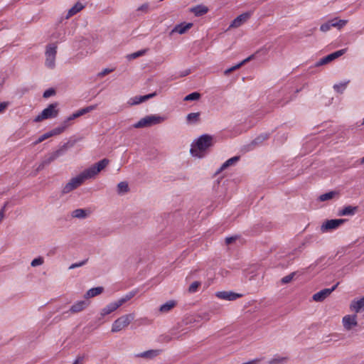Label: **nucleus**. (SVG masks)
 <instances>
[{
	"mask_svg": "<svg viewBox=\"0 0 364 364\" xmlns=\"http://www.w3.org/2000/svg\"><path fill=\"white\" fill-rule=\"evenodd\" d=\"M362 124H363V125H364V118H363V120Z\"/></svg>",
	"mask_w": 364,
	"mask_h": 364,
	"instance_id": "nucleus-60",
	"label": "nucleus"
},
{
	"mask_svg": "<svg viewBox=\"0 0 364 364\" xmlns=\"http://www.w3.org/2000/svg\"><path fill=\"white\" fill-rule=\"evenodd\" d=\"M349 83V80L340 82L333 85V89L336 92L343 93L346 90L347 85Z\"/></svg>",
	"mask_w": 364,
	"mask_h": 364,
	"instance_id": "nucleus-34",
	"label": "nucleus"
},
{
	"mask_svg": "<svg viewBox=\"0 0 364 364\" xmlns=\"http://www.w3.org/2000/svg\"><path fill=\"white\" fill-rule=\"evenodd\" d=\"M135 294V291H130L125 294L124 296H123L122 297H121L120 299H119L118 300H117L116 301L117 302L120 307L124 303H126L127 301H129L132 298H133Z\"/></svg>",
	"mask_w": 364,
	"mask_h": 364,
	"instance_id": "nucleus-31",
	"label": "nucleus"
},
{
	"mask_svg": "<svg viewBox=\"0 0 364 364\" xmlns=\"http://www.w3.org/2000/svg\"><path fill=\"white\" fill-rule=\"evenodd\" d=\"M51 137L50 132H48L38 137V139L34 142V144H38L44 140Z\"/></svg>",
	"mask_w": 364,
	"mask_h": 364,
	"instance_id": "nucleus-46",
	"label": "nucleus"
},
{
	"mask_svg": "<svg viewBox=\"0 0 364 364\" xmlns=\"http://www.w3.org/2000/svg\"><path fill=\"white\" fill-rule=\"evenodd\" d=\"M9 105L10 103L9 102H0V114L4 113Z\"/></svg>",
	"mask_w": 364,
	"mask_h": 364,
	"instance_id": "nucleus-53",
	"label": "nucleus"
},
{
	"mask_svg": "<svg viewBox=\"0 0 364 364\" xmlns=\"http://www.w3.org/2000/svg\"><path fill=\"white\" fill-rule=\"evenodd\" d=\"M57 53V46L50 44L46 47V65L53 67L55 65V55Z\"/></svg>",
	"mask_w": 364,
	"mask_h": 364,
	"instance_id": "nucleus-8",
	"label": "nucleus"
},
{
	"mask_svg": "<svg viewBox=\"0 0 364 364\" xmlns=\"http://www.w3.org/2000/svg\"><path fill=\"white\" fill-rule=\"evenodd\" d=\"M176 305V302L174 300H169L161 305L159 307V311L162 314L168 313L172 309H173Z\"/></svg>",
	"mask_w": 364,
	"mask_h": 364,
	"instance_id": "nucleus-21",
	"label": "nucleus"
},
{
	"mask_svg": "<svg viewBox=\"0 0 364 364\" xmlns=\"http://www.w3.org/2000/svg\"><path fill=\"white\" fill-rule=\"evenodd\" d=\"M156 95V93L153 92V93L143 95V96H141V95L134 96L129 100L128 104L130 105H139L141 102H144L155 97Z\"/></svg>",
	"mask_w": 364,
	"mask_h": 364,
	"instance_id": "nucleus-14",
	"label": "nucleus"
},
{
	"mask_svg": "<svg viewBox=\"0 0 364 364\" xmlns=\"http://www.w3.org/2000/svg\"><path fill=\"white\" fill-rule=\"evenodd\" d=\"M200 97V93L197 92H192L188 95H186L183 100L184 101H196L198 100H199Z\"/></svg>",
	"mask_w": 364,
	"mask_h": 364,
	"instance_id": "nucleus-40",
	"label": "nucleus"
},
{
	"mask_svg": "<svg viewBox=\"0 0 364 364\" xmlns=\"http://www.w3.org/2000/svg\"><path fill=\"white\" fill-rule=\"evenodd\" d=\"M296 275V272H291V274L284 277L282 279H281V282L282 284H288L290 282L292 281V279H294V276Z\"/></svg>",
	"mask_w": 364,
	"mask_h": 364,
	"instance_id": "nucleus-44",
	"label": "nucleus"
},
{
	"mask_svg": "<svg viewBox=\"0 0 364 364\" xmlns=\"http://www.w3.org/2000/svg\"><path fill=\"white\" fill-rule=\"evenodd\" d=\"M87 259H85L82 262H77V263H74V264H72L70 267H69V269H75V268H77V267H82L83 266L84 264H86Z\"/></svg>",
	"mask_w": 364,
	"mask_h": 364,
	"instance_id": "nucleus-51",
	"label": "nucleus"
},
{
	"mask_svg": "<svg viewBox=\"0 0 364 364\" xmlns=\"http://www.w3.org/2000/svg\"><path fill=\"white\" fill-rule=\"evenodd\" d=\"M56 159H57L52 152L48 154L43 157L41 162L38 164V167L36 168V171L43 170L46 166L49 165Z\"/></svg>",
	"mask_w": 364,
	"mask_h": 364,
	"instance_id": "nucleus-16",
	"label": "nucleus"
},
{
	"mask_svg": "<svg viewBox=\"0 0 364 364\" xmlns=\"http://www.w3.org/2000/svg\"><path fill=\"white\" fill-rule=\"evenodd\" d=\"M268 138H269L268 134H267V133L262 134L255 139V144L262 143V141L267 139Z\"/></svg>",
	"mask_w": 364,
	"mask_h": 364,
	"instance_id": "nucleus-48",
	"label": "nucleus"
},
{
	"mask_svg": "<svg viewBox=\"0 0 364 364\" xmlns=\"http://www.w3.org/2000/svg\"><path fill=\"white\" fill-rule=\"evenodd\" d=\"M103 290L104 288L102 287L92 288L86 292V294H85V298L89 299L100 295L103 292Z\"/></svg>",
	"mask_w": 364,
	"mask_h": 364,
	"instance_id": "nucleus-22",
	"label": "nucleus"
},
{
	"mask_svg": "<svg viewBox=\"0 0 364 364\" xmlns=\"http://www.w3.org/2000/svg\"><path fill=\"white\" fill-rule=\"evenodd\" d=\"M190 74V72L188 70H184L178 76H176L174 77V79L178 77H183L186 76Z\"/></svg>",
	"mask_w": 364,
	"mask_h": 364,
	"instance_id": "nucleus-56",
	"label": "nucleus"
},
{
	"mask_svg": "<svg viewBox=\"0 0 364 364\" xmlns=\"http://www.w3.org/2000/svg\"><path fill=\"white\" fill-rule=\"evenodd\" d=\"M360 163L364 164V156L360 159Z\"/></svg>",
	"mask_w": 364,
	"mask_h": 364,
	"instance_id": "nucleus-59",
	"label": "nucleus"
},
{
	"mask_svg": "<svg viewBox=\"0 0 364 364\" xmlns=\"http://www.w3.org/2000/svg\"><path fill=\"white\" fill-rule=\"evenodd\" d=\"M134 319V314H128L123 315L116 319L112 325L111 331L112 333H117L126 328Z\"/></svg>",
	"mask_w": 364,
	"mask_h": 364,
	"instance_id": "nucleus-4",
	"label": "nucleus"
},
{
	"mask_svg": "<svg viewBox=\"0 0 364 364\" xmlns=\"http://www.w3.org/2000/svg\"><path fill=\"white\" fill-rule=\"evenodd\" d=\"M237 239V237H228L225 238V242L227 245L232 243Z\"/></svg>",
	"mask_w": 364,
	"mask_h": 364,
	"instance_id": "nucleus-54",
	"label": "nucleus"
},
{
	"mask_svg": "<svg viewBox=\"0 0 364 364\" xmlns=\"http://www.w3.org/2000/svg\"><path fill=\"white\" fill-rule=\"evenodd\" d=\"M336 195V192L330 191L328 193H323L318 197L320 201H326L332 199Z\"/></svg>",
	"mask_w": 364,
	"mask_h": 364,
	"instance_id": "nucleus-38",
	"label": "nucleus"
},
{
	"mask_svg": "<svg viewBox=\"0 0 364 364\" xmlns=\"http://www.w3.org/2000/svg\"><path fill=\"white\" fill-rule=\"evenodd\" d=\"M135 294V291H130L125 294L124 296H123L122 297H121L120 299H119L118 300H117L116 301L117 302L120 307L124 303H126L127 301H129L132 298H133Z\"/></svg>",
	"mask_w": 364,
	"mask_h": 364,
	"instance_id": "nucleus-30",
	"label": "nucleus"
},
{
	"mask_svg": "<svg viewBox=\"0 0 364 364\" xmlns=\"http://www.w3.org/2000/svg\"><path fill=\"white\" fill-rule=\"evenodd\" d=\"M253 14V11L245 12L237 16L229 26L228 29L231 28H238L245 23Z\"/></svg>",
	"mask_w": 364,
	"mask_h": 364,
	"instance_id": "nucleus-10",
	"label": "nucleus"
},
{
	"mask_svg": "<svg viewBox=\"0 0 364 364\" xmlns=\"http://www.w3.org/2000/svg\"><path fill=\"white\" fill-rule=\"evenodd\" d=\"M87 304L85 301H80L75 303L70 309V311L72 313H77L82 311L86 306Z\"/></svg>",
	"mask_w": 364,
	"mask_h": 364,
	"instance_id": "nucleus-23",
	"label": "nucleus"
},
{
	"mask_svg": "<svg viewBox=\"0 0 364 364\" xmlns=\"http://www.w3.org/2000/svg\"><path fill=\"white\" fill-rule=\"evenodd\" d=\"M215 296L220 299L226 301H235L237 299L241 297V294L235 293L233 291H217Z\"/></svg>",
	"mask_w": 364,
	"mask_h": 364,
	"instance_id": "nucleus-13",
	"label": "nucleus"
},
{
	"mask_svg": "<svg viewBox=\"0 0 364 364\" xmlns=\"http://www.w3.org/2000/svg\"><path fill=\"white\" fill-rule=\"evenodd\" d=\"M304 244L300 245L298 247L295 248L291 253L294 257H297L303 250Z\"/></svg>",
	"mask_w": 364,
	"mask_h": 364,
	"instance_id": "nucleus-50",
	"label": "nucleus"
},
{
	"mask_svg": "<svg viewBox=\"0 0 364 364\" xmlns=\"http://www.w3.org/2000/svg\"><path fill=\"white\" fill-rule=\"evenodd\" d=\"M84 8V6L80 2H77L72 8H70L68 11L66 18H68L79 11H80Z\"/></svg>",
	"mask_w": 364,
	"mask_h": 364,
	"instance_id": "nucleus-24",
	"label": "nucleus"
},
{
	"mask_svg": "<svg viewBox=\"0 0 364 364\" xmlns=\"http://www.w3.org/2000/svg\"><path fill=\"white\" fill-rule=\"evenodd\" d=\"M107 159H103L97 163L85 168L77 176L73 177L63 188L62 192L64 194L68 193L80 186L86 180L95 178L109 164Z\"/></svg>",
	"mask_w": 364,
	"mask_h": 364,
	"instance_id": "nucleus-1",
	"label": "nucleus"
},
{
	"mask_svg": "<svg viewBox=\"0 0 364 364\" xmlns=\"http://www.w3.org/2000/svg\"><path fill=\"white\" fill-rule=\"evenodd\" d=\"M338 283L330 289H323L313 295V300L316 302H321L327 298L338 287Z\"/></svg>",
	"mask_w": 364,
	"mask_h": 364,
	"instance_id": "nucleus-11",
	"label": "nucleus"
},
{
	"mask_svg": "<svg viewBox=\"0 0 364 364\" xmlns=\"http://www.w3.org/2000/svg\"><path fill=\"white\" fill-rule=\"evenodd\" d=\"M345 52H346V49H341V50H337L336 52H333V53L321 58L320 60H317L313 65H311L309 66V68H311L313 67H320V66L326 65L328 63L334 60L335 59H336L338 57L343 55L345 53Z\"/></svg>",
	"mask_w": 364,
	"mask_h": 364,
	"instance_id": "nucleus-6",
	"label": "nucleus"
},
{
	"mask_svg": "<svg viewBox=\"0 0 364 364\" xmlns=\"http://www.w3.org/2000/svg\"><path fill=\"white\" fill-rule=\"evenodd\" d=\"M200 286V282H194L189 286L188 291L190 293H195L198 291V289Z\"/></svg>",
	"mask_w": 364,
	"mask_h": 364,
	"instance_id": "nucleus-45",
	"label": "nucleus"
},
{
	"mask_svg": "<svg viewBox=\"0 0 364 364\" xmlns=\"http://www.w3.org/2000/svg\"><path fill=\"white\" fill-rule=\"evenodd\" d=\"M68 128L67 125L62 122V124L58 127L54 128L53 129L49 131L51 136H56L63 133Z\"/></svg>",
	"mask_w": 364,
	"mask_h": 364,
	"instance_id": "nucleus-33",
	"label": "nucleus"
},
{
	"mask_svg": "<svg viewBox=\"0 0 364 364\" xmlns=\"http://www.w3.org/2000/svg\"><path fill=\"white\" fill-rule=\"evenodd\" d=\"M298 92H299V90H296V91L295 92L294 95H291L290 96H287L282 100H281L279 102H276L275 104L277 105H281V106H283V105H286L289 102H290V101L294 100V98L295 97V94L297 93Z\"/></svg>",
	"mask_w": 364,
	"mask_h": 364,
	"instance_id": "nucleus-39",
	"label": "nucleus"
},
{
	"mask_svg": "<svg viewBox=\"0 0 364 364\" xmlns=\"http://www.w3.org/2000/svg\"><path fill=\"white\" fill-rule=\"evenodd\" d=\"M240 157L239 156H233L227 161H225L217 171V173L222 172L223 171L228 168L230 166H234L240 161Z\"/></svg>",
	"mask_w": 364,
	"mask_h": 364,
	"instance_id": "nucleus-17",
	"label": "nucleus"
},
{
	"mask_svg": "<svg viewBox=\"0 0 364 364\" xmlns=\"http://www.w3.org/2000/svg\"><path fill=\"white\" fill-rule=\"evenodd\" d=\"M55 90H54L53 89H51V88H50V89H48V90H46L44 92V93H43V97H45V98H48V97H51V96L54 95H55Z\"/></svg>",
	"mask_w": 364,
	"mask_h": 364,
	"instance_id": "nucleus-52",
	"label": "nucleus"
},
{
	"mask_svg": "<svg viewBox=\"0 0 364 364\" xmlns=\"http://www.w3.org/2000/svg\"><path fill=\"white\" fill-rule=\"evenodd\" d=\"M352 311L358 313L360 310L364 309V296L358 300H353L350 306Z\"/></svg>",
	"mask_w": 364,
	"mask_h": 364,
	"instance_id": "nucleus-20",
	"label": "nucleus"
},
{
	"mask_svg": "<svg viewBox=\"0 0 364 364\" xmlns=\"http://www.w3.org/2000/svg\"><path fill=\"white\" fill-rule=\"evenodd\" d=\"M201 319V320H205V321L210 320V316L208 313H204L202 315H198L197 316V317L196 318H190V321L189 322L191 323L193 321H199V320Z\"/></svg>",
	"mask_w": 364,
	"mask_h": 364,
	"instance_id": "nucleus-42",
	"label": "nucleus"
},
{
	"mask_svg": "<svg viewBox=\"0 0 364 364\" xmlns=\"http://www.w3.org/2000/svg\"><path fill=\"white\" fill-rule=\"evenodd\" d=\"M166 119V117L164 116L157 114L147 115L145 117L141 118L138 122L135 123L133 127L136 129L149 127L153 125L161 124Z\"/></svg>",
	"mask_w": 364,
	"mask_h": 364,
	"instance_id": "nucleus-3",
	"label": "nucleus"
},
{
	"mask_svg": "<svg viewBox=\"0 0 364 364\" xmlns=\"http://www.w3.org/2000/svg\"><path fill=\"white\" fill-rule=\"evenodd\" d=\"M73 144H70L69 142L65 143L63 145H62L56 151L52 152L56 159L58 157L64 155L67 150L72 146Z\"/></svg>",
	"mask_w": 364,
	"mask_h": 364,
	"instance_id": "nucleus-25",
	"label": "nucleus"
},
{
	"mask_svg": "<svg viewBox=\"0 0 364 364\" xmlns=\"http://www.w3.org/2000/svg\"><path fill=\"white\" fill-rule=\"evenodd\" d=\"M146 50H138L135 53L128 55L127 58L129 60L135 59L138 57L142 56L146 53Z\"/></svg>",
	"mask_w": 364,
	"mask_h": 364,
	"instance_id": "nucleus-43",
	"label": "nucleus"
},
{
	"mask_svg": "<svg viewBox=\"0 0 364 364\" xmlns=\"http://www.w3.org/2000/svg\"><path fill=\"white\" fill-rule=\"evenodd\" d=\"M118 308H119V306L116 301L111 302L101 309L100 314L102 316H105L114 312Z\"/></svg>",
	"mask_w": 364,
	"mask_h": 364,
	"instance_id": "nucleus-18",
	"label": "nucleus"
},
{
	"mask_svg": "<svg viewBox=\"0 0 364 364\" xmlns=\"http://www.w3.org/2000/svg\"><path fill=\"white\" fill-rule=\"evenodd\" d=\"M113 70H103L101 73L98 74L99 76L103 77L107 74H109L110 72H112Z\"/></svg>",
	"mask_w": 364,
	"mask_h": 364,
	"instance_id": "nucleus-55",
	"label": "nucleus"
},
{
	"mask_svg": "<svg viewBox=\"0 0 364 364\" xmlns=\"http://www.w3.org/2000/svg\"><path fill=\"white\" fill-rule=\"evenodd\" d=\"M342 323L344 328L346 331L351 330L353 327L358 325L356 315H346L342 319Z\"/></svg>",
	"mask_w": 364,
	"mask_h": 364,
	"instance_id": "nucleus-12",
	"label": "nucleus"
},
{
	"mask_svg": "<svg viewBox=\"0 0 364 364\" xmlns=\"http://www.w3.org/2000/svg\"><path fill=\"white\" fill-rule=\"evenodd\" d=\"M287 359L286 356L276 355L268 361V364H283L287 362Z\"/></svg>",
	"mask_w": 364,
	"mask_h": 364,
	"instance_id": "nucleus-29",
	"label": "nucleus"
},
{
	"mask_svg": "<svg viewBox=\"0 0 364 364\" xmlns=\"http://www.w3.org/2000/svg\"><path fill=\"white\" fill-rule=\"evenodd\" d=\"M191 11L196 16H200L205 14L208 9L203 5H198L191 9Z\"/></svg>",
	"mask_w": 364,
	"mask_h": 364,
	"instance_id": "nucleus-27",
	"label": "nucleus"
},
{
	"mask_svg": "<svg viewBox=\"0 0 364 364\" xmlns=\"http://www.w3.org/2000/svg\"><path fill=\"white\" fill-rule=\"evenodd\" d=\"M97 108V105H90L82 109L77 110V112L73 113L70 116H69L63 122L68 127L70 125V122L77 117H80Z\"/></svg>",
	"mask_w": 364,
	"mask_h": 364,
	"instance_id": "nucleus-9",
	"label": "nucleus"
},
{
	"mask_svg": "<svg viewBox=\"0 0 364 364\" xmlns=\"http://www.w3.org/2000/svg\"><path fill=\"white\" fill-rule=\"evenodd\" d=\"M91 210L87 208H77L71 212V217L77 219H85L90 216Z\"/></svg>",
	"mask_w": 364,
	"mask_h": 364,
	"instance_id": "nucleus-15",
	"label": "nucleus"
},
{
	"mask_svg": "<svg viewBox=\"0 0 364 364\" xmlns=\"http://www.w3.org/2000/svg\"><path fill=\"white\" fill-rule=\"evenodd\" d=\"M129 191V186L126 181H122L117 185V193L119 195H123Z\"/></svg>",
	"mask_w": 364,
	"mask_h": 364,
	"instance_id": "nucleus-36",
	"label": "nucleus"
},
{
	"mask_svg": "<svg viewBox=\"0 0 364 364\" xmlns=\"http://www.w3.org/2000/svg\"><path fill=\"white\" fill-rule=\"evenodd\" d=\"M160 352V350H149L138 354L137 356L145 358H153L159 355Z\"/></svg>",
	"mask_w": 364,
	"mask_h": 364,
	"instance_id": "nucleus-26",
	"label": "nucleus"
},
{
	"mask_svg": "<svg viewBox=\"0 0 364 364\" xmlns=\"http://www.w3.org/2000/svg\"><path fill=\"white\" fill-rule=\"evenodd\" d=\"M136 11H141L144 14H147L149 11V3L143 4L139 7H138Z\"/></svg>",
	"mask_w": 364,
	"mask_h": 364,
	"instance_id": "nucleus-47",
	"label": "nucleus"
},
{
	"mask_svg": "<svg viewBox=\"0 0 364 364\" xmlns=\"http://www.w3.org/2000/svg\"><path fill=\"white\" fill-rule=\"evenodd\" d=\"M255 58H256V54L251 55L250 56H249L248 58L242 60V61H240V62H239V63H237L236 64L230 65L228 68H234V69L240 68L246 63H247V62L255 59Z\"/></svg>",
	"mask_w": 364,
	"mask_h": 364,
	"instance_id": "nucleus-32",
	"label": "nucleus"
},
{
	"mask_svg": "<svg viewBox=\"0 0 364 364\" xmlns=\"http://www.w3.org/2000/svg\"><path fill=\"white\" fill-rule=\"evenodd\" d=\"M43 263H44V259L43 257L40 256V257H38L33 259L31 262V265L33 267H36L42 265Z\"/></svg>",
	"mask_w": 364,
	"mask_h": 364,
	"instance_id": "nucleus-41",
	"label": "nucleus"
},
{
	"mask_svg": "<svg viewBox=\"0 0 364 364\" xmlns=\"http://www.w3.org/2000/svg\"><path fill=\"white\" fill-rule=\"evenodd\" d=\"M82 360H83V357L79 356L75 359V360L74 361V363L73 364H82Z\"/></svg>",
	"mask_w": 364,
	"mask_h": 364,
	"instance_id": "nucleus-57",
	"label": "nucleus"
},
{
	"mask_svg": "<svg viewBox=\"0 0 364 364\" xmlns=\"http://www.w3.org/2000/svg\"><path fill=\"white\" fill-rule=\"evenodd\" d=\"M58 104L53 103L49 105L34 119L35 122H39L44 119L55 118L58 115Z\"/></svg>",
	"mask_w": 364,
	"mask_h": 364,
	"instance_id": "nucleus-5",
	"label": "nucleus"
},
{
	"mask_svg": "<svg viewBox=\"0 0 364 364\" xmlns=\"http://www.w3.org/2000/svg\"><path fill=\"white\" fill-rule=\"evenodd\" d=\"M193 26V23H181L180 24L176 25L171 31V34L174 33H177L179 34H183L186 33L188 29H190Z\"/></svg>",
	"mask_w": 364,
	"mask_h": 364,
	"instance_id": "nucleus-19",
	"label": "nucleus"
},
{
	"mask_svg": "<svg viewBox=\"0 0 364 364\" xmlns=\"http://www.w3.org/2000/svg\"><path fill=\"white\" fill-rule=\"evenodd\" d=\"M345 219H331L325 221L321 226V231L322 232H327L337 229L344 222Z\"/></svg>",
	"mask_w": 364,
	"mask_h": 364,
	"instance_id": "nucleus-7",
	"label": "nucleus"
},
{
	"mask_svg": "<svg viewBox=\"0 0 364 364\" xmlns=\"http://www.w3.org/2000/svg\"><path fill=\"white\" fill-rule=\"evenodd\" d=\"M200 114L198 112H192L186 116V121L188 124H195L199 121Z\"/></svg>",
	"mask_w": 364,
	"mask_h": 364,
	"instance_id": "nucleus-35",
	"label": "nucleus"
},
{
	"mask_svg": "<svg viewBox=\"0 0 364 364\" xmlns=\"http://www.w3.org/2000/svg\"><path fill=\"white\" fill-rule=\"evenodd\" d=\"M330 21L332 27L337 28L339 30L345 26L348 23V20L339 19L338 18H334L330 20Z\"/></svg>",
	"mask_w": 364,
	"mask_h": 364,
	"instance_id": "nucleus-28",
	"label": "nucleus"
},
{
	"mask_svg": "<svg viewBox=\"0 0 364 364\" xmlns=\"http://www.w3.org/2000/svg\"><path fill=\"white\" fill-rule=\"evenodd\" d=\"M355 210H356L355 207H352L350 205L346 206L340 211L339 215H352L355 214Z\"/></svg>",
	"mask_w": 364,
	"mask_h": 364,
	"instance_id": "nucleus-37",
	"label": "nucleus"
},
{
	"mask_svg": "<svg viewBox=\"0 0 364 364\" xmlns=\"http://www.w3.org/2000/svg\"><path fill=\"white\" fill-rule=\"evenodd\" d=\"M233 70H225L224 72V75L228 76L229 74Z\"/></svg>",
	"mask_w": 364,
	"mask_h": 364,
	"instance_id": "nucleus-58",
	"label": "nucleus"
},
{
	"mask_svg": "<svg viewBox=\"0 0 364 364\" xmlns=\"http://www.w3.org/2000/svg\"><path fill=\"white\" fill-rule=\"evenodd\" d=\"M332 27V26L331 25V21L330 20L328 21L327 22H326L325 23H323L321 27H320V30L322 31V32H326L328 31H329L331 29V28Z\"/></svg>",
	"mask_w": 364,
	"mask_h": 364,
	"instance_id": "nucleus-49",
	"label": "nucleus"
},
{
	"mask_svg": "<svg viewBox=\"0 0 364 364\" xmlns=\"http://www.w3.org/2000/svg\"><path fill=\"white\" fill-rule=\"evenodd\" d=\"M215 144L214 136L210 134H203L191 144L190 153L193 157L203 159L205 157L210 147Z\"/></svg>",
	"mask_w": 364,
	"mask_h": 364,
	"instance_id": "nucleus-2",
	"label": "nucleus"
}]
</instances>
